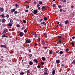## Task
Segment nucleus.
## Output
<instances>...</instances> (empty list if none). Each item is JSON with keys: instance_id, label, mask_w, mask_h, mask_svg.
Instances as JSON below:
<instances>
[{"instance_id": "nucleus-1", "label": "nucleus", "mask_w": 75, "mask_h": 75, "mask_svg": "<svg viewBox=\"0 0 75 75\" xmlns=\"http://www.w3.org/2000/svg\"><path fill=\"white\" fill-rule=\"evenodd\" d=\"M19 35L20 37H23L24 35V33L23 32H21L19 33Z\"/></svg>"}, {"instance_id": "nucleus-2", "label": "nucleus", "mask_w": 75, "mask_h": 75, "mask_svg": "<svg viewBox=\"0 0 75 75\" xmlns=\"http://www.w3.org/2000/svg\"><path fill=\"white\" fill-rule=\"evenodd\" d=\"M1 47L2 48H6V46L5 45H1Z\"/></svg>"}, {"instance_id": "nucleus-3", "label": "nucleus", "mask_w": 75, "mask_h": 75, "mask_svg": "<svg viewBox=\"0 0 75 75\" xmlns=\"http://www.w3.org/2000/svg\"><path fill=\"white\" fill-rule=\"evenodd\" d=\"M31 42V40H26L25 42L26 44H28V43H30Z\"/></svg>"}, {"instance_id": "nucleus-4", "label": "nucleus", "mask_w": 75, "mask_h": 75, "mask_svg": "<svg viewBox=\"0 0 75 75\" xmlns=\"http://www.w3.org/2000/svg\"><path fill=\"white\" fill-rule=\"evenodd\" d=\"M37 12H38V11H37V10H34L33 11V13L34 14H36L37 13Z\"/></svg>"}, {"instance_id": "nucleus-5", "label": "nucleus", "mask_w": 75, "mask_h": 75, "mask_svg": "<svg viewBox=\"0 0 75 75\" xmlns=\"http://www.w3.org/2000/svg\"><path fill=\"white\" fill-rule=\"evenodd\" d=\"M2 37H6V38H8V36L7 35H5L4 34V35H3L2 36Z\"/></svg>"}, {"instance_id": "nucleus-6", "label": "nucleus", "mask_w": 75, "mask_h": 75, "mask_svg": "<svg viewBox=\"0 0 75 75\" xmlns=\"http://www.w3.org/2000/svg\"><path fill=\"white\" fill-rule=\"evenodd\" d=\"M41 8L42 9V11H43V10H44V9H46V7H45V6H43Z\"/></svg>"}, {"instance_id": "nucleus-7", "label": "nucleus", "mask_w": 75, "mask_h": 75, "mask_svg": "<svg viewBox=\"0 0 75 75\" xmlns=\"http://www.w3.org/2000/svg\"><path fill=\"white\" fill-rule=\"evenodd\" d=\"M41 24H43L44 25H45L46 24L45 22H42L41 23Z\"/></svg>"}, {"instance_id": "nucleus-8", "label": "nucleus", "mask_w": 75, "mask_h": 75, "mask_svg": "<svg viewBox=\"0 0 75 75\" xmlns=\"http://www.w3.org/2000/svg\"><path fill=\"white\" fill-rule=\"evenodd\" d=\"M64 23H65V24H68V23H69V21H68V20H66L64 21Z\"/></svg>"}, {"instance_id": "nucleus-9", "label": "nucleus", "mask_w": 75, "mask_h": 75, "mask_svg": "<svg viewBox=\"0 0 75 75\" xmlns=\"http://www.w3.org/2000/svg\"><path fill=\"white\" fill-rule=\"evenodd\" d=\"M55 70L54 69H53L52 71V75H54L55 74Z\"/></svg>"}, {"instance_id": "nucleus-10", "label": "nucleus", "mask_w": 75, "mask_h": 75, "mask_svg": "<svg viewBox=\"0 0 75 75\" xmlns=\"http://www.w3.org/2000/svg\"><path fill=\"white\" fill-rule=\"evenodd\" d=\"M15 11H16V9H11V13H13Z\"/></svg>"}, {"instance_id": "nucleus-11", "label": "nucleus", "mask_w": 75, "mask_h": 75, "mask_svg": "<svg viewBox=\"0 0 75 75\" xmlns=\"http://www.w3.org/2000/svg\"><path fill=\"white\" fill-rule=\"evenodd\" d=\"M44 75H48V72H47V70H45V73H44Z\"/></svg>"}, {"instance_id": "nucleus-12", "label": "nucleus", "mask_w": 75, "mask_h": 75, "mask_svg": "<svg viewBox=\"0 0 75 75\" xmlns=\"http://www.w3.org/2000/svg\"><path fill=\"white\" fill-rule=\"evenodd\" d=\"M56 62L57 63V64H59L60 63V61L59 60H57L56 61Z\"/></svg>"}, {"instance_id": "nucleus-13", "label": "nucleus", "mask_w": 75, "mask_h": 75, "mask_svg": "<svg viewBox=\"0 0 75 75\" xmlns=\"http://www.w3.org/2000/svg\"><path fill=\"white\" fill-rule=\"evenodd\" d=\"M7 29L6 28L4 29V33H7Z\"/></svg>"}, {"instance_id": "nucleus-14", "label": "nucleus", "mask_w": 75, "mask_h": 75, "mask_svg": "<svg viewBox=\"0 0 75 75\" xmlns=\"http://www.w3.org/2000/svg\"><path fill=\"white\" fill-rule=\"evenodd\" d=\"M33 61L34 62H36V63H38V60H37V59H34Z\"/></svg>"}, {"instance_id": "nucleus-15", "label": "nucleus", "mask_w": 75, "mask_h": 75, "mask_svg": "<svg viewBox=\"0 0 75 75\" xmlns=\"http://www.w3.org/2000/svg\"><path fill=\"white\" fill-rule=\"evenodd\" d=\"M43 19L45 21H46V20H47V18L45 17H44Z\"/></svg>"}, {"instance_id": "nucleus-16", "label": "nucleus", "mask_w": 75, "mask_h": 75, "mask_svg": "<svg viewBox=\"0 0 75 75\" xmlns=\"http://www.w3.org/2000/svg\"><path fill=\"white\" fill-rule=\"evenodd\" d=\"M0 10L1 12H3L4 11V9L3 8H0Z\"/></svg>"}, {"instance_id": "nucleus-17", "label": "nucleus", "mask_w": 75, "mask_h": 75, "mask_svg": "<svg viewBox=\"0 0 75 75\" xmlns=\"http://www.w3.org/2000/svg\"><path fill=\"white\" fill-rule=\"evenodd\" d=\"M2 22H6V19L4 18H3L2 19Z\"/></svg>"}, {"instance_id": "nucleus-18", "label": "nucleus", "mask_w": 75, "mask_h": 75, "mask_svg": "<svg viewBox=\"0 0 75 75\" xmlns=\"http://www.w3.org/2000/svg\"><path fill=\"white\" fill-rule=\"evenodd\" d=\"M21 75H23L24 74V72L23 71H21L20 73Z\"/></svg>"}, {"instance_id": "nucleus-19", "label": "nucleus", "mask_w": 75, "mask_h": 75, "mask_svg": "<svg viewBox=\"0 0 75 75\" xmlns=\"http://www.w3.org/2000/svg\"><path fill=\"white\" fill-rule=\"evenodd\" d=\"M29 64H30V65H31L33 64V63L32 62L30 61L29 62Z\"/></svg>"}, {"instance_id": "nucleus-20", "label": "nucleus", "mask_w": 75, "mask_h": 75, "mask_svg": "<svg viewBox=\"0 0 75 75\" xmlns=\"http://www.w3.org/2000/svg\"><path fill=\"white\" fill-rule=\"evenodd\" d=\"M42 59L43 61H45V58H44V57H42Z\"/></svg>"}, {"instance_id": "nucleus-21", "label": "nucleus", "mask_w": 75, "mask_h": 75, "mask_svg": "<svg viewBox=\"0 0 75 75\" xmlns=\"http://www.w3.org/2000/svg\"><path fill=\"white\" fill-rule=\"evenodd\" d=\"M27 73V74H28L30 73V70H28L27 71H26Z\"/></svg>"}, {"instance_id": "nucleus-22", "label": "nucleus", "mask_w": 75, "mask_h": 75, "mask_svg": "<svg viewBox=\"0 0 75 75\" xmlns=\"http://www.w3.org/2000/svg\"><path fill=\"white\" fill-rule=\"evenodd\" d=\"M71 44L72 45V46H74V43H73L72 42H71Z\"/></svg>"}, {"instance_id": "nucleus-23", "label": "nucleus", "mask_w": 75, "mask_h": 75, "mask_svg": "<svg viewBox=\"0 0 75 75\" xmlns=\"http://www.w3.org/2000/svg\"><path fill=\"white\" fill-rule=\"evenodd\" d=\"M39 4H42V2L39 1Z\"/></svg>"}, {"instance_id": "nucleus-24", "label": "nucleus", "mask_w": 75, "mask_h": 75, "mask_svg": "<svg viewBox=\"0 0 75 75\" xmlns=\"http://www.w3.org/2000/svg\"><path fill=\"white\" fill-rule=\"evenodd\" d=\"M10 22L11 24H13V20L11 19Z\"/></svg>"}, {"instance_id": "nucleus-25", "label": "nucleus", "mask_w": 75, "mask_h": 75, "mask_svg": "<svg viewBox=\"0 0 75 75\" xmlns=\"http://www.w3.org/2000/svg\"><path fill=\"white\" fill-rule=\"evenodd\" d=\"M59 53L60 55H61V54H63V52L62 51H60Z\"/></svg>"}, {"instance_id": "nucleus-26", "label": "nucleus", "mask_w": 75, "mask_h": 75, "mask_svg": "<svg viewBox=\"0 0 75 75\" xmlns=\"http://www.w3.org/2000/svg\"><path fill=\"white\" fill-rule=\"evenodd\" d=\"M58 8H61V7H62V6H61V5H59L58 6Z\"/></svg>"}, {"instance_id": "nucleus-27", "label": "nucleus", "mask_w": 75, "mask_h": 75, "mask_svg": "<svg viewBox=\"0 0 75 75\" xmlns=\"http://www.w3.org/2000/svg\"><path fill=\"white\" fill-rule=\"evenodd\" d=\"M69 48H67L66 50V51L68 52V51H69Z\"/></svg>"}, {"instance_id": "nucleus-28", "label": "nucleus", "mask_w": 75, "mask_h": 75, "mask_svg": "<svg viewBox=\"0 0 75 75\" xmlns=\"http://www.w3.org/2000/svg\"><path fill=\"white\" fill-rule=\"evenodd\" d=\"M8 25L9 26V27H11V26H12V24H11V23H9L8 24Z\"/></svg>"}, {"instance_id": "nucleus-29", "label": "nucleus", "mask_w": 75, "mask_h": 75, "mask_svg": "<svg viewBox=\"0 0 75 75\" xmlns=\"http://www.w3.org/2000/svg\"><path fill=\"white\" fill-rule=\"evenodd\" d=\"M28 51H29V52H31V49H30V48L28 49Z\"/></svg>"}, {"instance_id": "nucleus-30", "label": "nucleus", "mask_w": 75, "mask_h": 75, "mask_svg": "<svg viewBox=\"0 0 75 75\" xmlns=\"http://www.w3.org/2000/svg\"><path fill=\"white\" fill-rule=\"evenodd\" d=\"M1 16L2 17H3V18H4V14L1 15V16Z\"/></svg>"}, {"instance_id": "nucleus-31", "label": "nucleus", "mask_w": 75, "mask_h": 75, "mask_svg": "<svg viewBox=\"0 0 75 75\" xmlns=\"http://www.w3.org/2000/svg\"><path fill=\"white\" fill-rule=\"evenodd\" d=\"M41 42L42 43V44H45V43L44 42V41H42Z\"/></svg>"}, {"instance_id": "nucleus-32", "label": "nucleus", "mask_w": 75, "mask_h": 75, "mask_svg": "<svg viewBox=\"0 0 75 75\" xmlns=\"http://www.w3.org/2000/svg\"><path fill=\"white\" fill-rule=\"evenodd\" d=\"M6 17L7 18H8V17H9V15H8V14H7L6 15Z\"/></svg>"}, {"instance_id": "nucleus-33", "label": "nucleus", "mask_w": 75, "mask_h": 75, "mask_svg": "<svg viewBox=\"0 0 75 75\" xmlns=\"http://www.w3.org/2000/svg\"><path fill=\"white\" fill-rule=\"evenodd\" d=\"M24 29H25V27H23L21 28V30H23Z\"/></svg>"}, {"instance_id": "nucleus-34", "label": "nucleus", "mask_w": 75, "mask_h": 75, "mask_svg": "<svg viewBox=\"0 0 75 75\" xmlns=\"http://www.w3.org/2000/svg\"><path fill=\"white\" fill-rule=\"evenodd\" d=\"M14 14H17L18 13V12L17 11H15L14 12Z\"/></svg>"}, {"instance_id": "nucleus-35", "label": "nucleus", "mask_w": 75, "mask_h": 75, "mask_svg": "<svg viewBox=\"0 0 75 75\" xmlns=\"http://www.w3.org/2000/svg\"><path fill=\"white\" fill-rule=\"evenodd\" d=\"M29 57H32L33 55L31 54H29Z\"/></svg>"}, {"instance_id": "nucleus-36", "label": "nucleus", "mask_w": 75, "mask_h": 75, "mask_svg": "<svg viewBox=\"0 0 75 75\" xmlns=\"http://www.w3.org/2000/svg\"><path fill=\"white\" fill-rule=\"evenodd\" d=\"M23 23H26V21L25 20H23Z\"/></svg>"}, {"instance_id": "nucleus-37", "label": "nucleus", "mask_w": 75, "mask_h": 75, "mask_svg": "<svg viewBox=\"0 0 75 75\" xmlns=\"http://www.w3.org/2000/svg\"><path fill=\"white\" fill-rule=\"evenodd\" d=\"M20 25L19 24H17V27H20Z\"/></svg>"}, {"instance_id": "nucleus-38", "label": "nucleus", "mask_w": 75, "mask_h": 75, "mask_svg": "<svg viewBox=\"0 0 75 75\" xmlns=\"http://www.w3.org/2000/svg\"><path fill=\"white\" fill-rule=\"evenodd\" d=\"M52 51H50L49 52V53L50 54H52Z\"/></svg>"}, {"instance_id": "nucleus-39", "label": "nucleus", "mask_w": 75, "mask_h": 75, "mask_svg": "<svg viewBox=\"0 0 75 75\" xmlns=\"http://www.w3.org/2000/svg\"><path fill=\"white\" fill-rule=\"evenodd\" d=\"M37 67L38 68H41V66H40L38 65Z\"/></svg>"}, {"instance_id": "nucleus-40", "label": "nucleus", "mask_w": 75, "mask_h": 75, "mask_svg": "<svg viewBox=\"0 0 75 75\" xmlns=\"http://www.w3.org/2000/svg\"><path fill=\"white\" fill-rule=\"evenodd\" d=\"M24 33H27V30H26V29H25L24 30Z\"/></svg>"}, {"instance_id": "nucleus-41", "label": "nucleus", "mask_w": 75, "mask_h": 75, "mask_svg": "<svg viewBox=\"0 0 75 75\" xmlns=\"http://www.w3.org/2000/svg\"><path fill=\"white\" fill-rule=\"evenodd\" d=\"M52 6L53 7H55V4H53Z\"/></svg>"}, {"instance_id": "nucleus-42", "label": "nucleus", "mask_w": 75, "mask_h": 75, "mask_svg": "<svg viewBox=\"0 0 75 75\" xmlns=\"http://www.w3.org/2000/svg\"><path fill=\"white\" fill-rule=\"evenodd\" d=\"M40 4H38L37 6V7H40Z\"/></svg>"}, {"instance_id": "nucleus-43", "label": "nucleus", "mask_w": 75, "mask_h": 75, "mask_svg": "<svg viewBox=\"0 0 75 75\" xmlns=\"http://www.w3.org/2000/svg\"><path fill=\"white\" fill-rule=\"evenodd\" d=\"M38 41H40V40H41V39H40V38H39L38 39Z\"/></svg>"}, {"instance_id": "nucleus-44", "label": "nucleus", "mask_w": 75, "mask_h": 75, "mask_svg": "<svg viewBox=\"0 0 75 75\" xmlns=\"http://www.w3.org/2000/svg\"><path fill=\"white\" fill-rule=\"evenodd\" d=\"M28 10H26L25 11V12H26V13H28Z\"/></svg>"}, {"instance_id": "nucleus-45", "label": "nucleus", "mask_w": 75, "mask_h": 75, "mask_svg": "<svg viewBox=\"0 0 75 75\" xmlns=\"http://www.w3.org/2000/svg\"><path fill=\"white\" fill-rule=\"evenodd\" d=\"M72 63H73V64H75V60H74L73 61Z\"/></svg>"}, {"instance_id": "nucleus-46", "label": "nucleus", "mask_w": 75, "mask_h": 75, "mask_svg": "<svg viewBox=\"0 0 75 75\" xmlns=\"http://www.w3.org/2000/svg\"><path fill=\"white\" fill-rule=\"evenodd\" d=\"M62 10H63L62 9H61L60 10V12H62Z\"/></svg>"}, {"instance_id": "nucleus-47", "label": "nucleus", "mask_w": 75, "mask_h": 75, "mask_svg": "<svg viewBox=\"0 0 75 75\" xmlns=\"http://www.w3.org/2000/svg\"><path fill=\"white\" fill-rule=\"evenodd\" d=\"M42 20H43V19L41 18V19L39 21L40 22H41V21H42Z\"/></svg>"}, {"instance_id": "nucleus-48", "label": "nucleus", "mask_w": 75, "mask_h": 75, "mask_svg": "<svg viewBox=\"0 0 75 75\" xmlns=\"http://www.w3.org/2000/svg\"><path fill=\"white\" fill-rule=\"evenodd\" d=\"M26 8L27 9V8H29V6H27L26 7Z\"/></svg>"}, {"instance_id": "nucleus-49", "label": "nucleus", "mask_w": 75, "mask_h": 75, "mask_svg": "<svg viewBox=\"0 0 75 75\" xmlns=\"http://www.w3.org/2000/svg\"><path fill=\"white\" fill-rule=\"evenodd\" d=\"M35 37H36V38H37V34H35Z\"/></svg>"}, {"instance_id": "nucleus-50", "label": "nucleus", "mask_w": 75, "mask_h": 75, "mask_svg": "<svg viewBox=\"0 0 75 75\" xmlns=\"http://www.w3.org/2000/svg\"><path fill=\"white\" fill-rule=\"evenodd\" d=\"M59 25L61 27H62V25H61V23L59 24Z\"/></svg>"}, {"instance_id": "nucleus-51", "label": "nucleus", "mask_w": 75, "mask_h": 75, "mask_svg": "<svg viewBox=\"0 0 75 75\" xmlns=\"http://www.w3.org/2000/svg\"><path fill=\"white\" fill-rule=\"evenodd\" d=\"M34 4H37V2H36V1H34Z\"/></svg>"}, {"instance_id": "nucleus-52", "label": "nucleus", "mask_w": 75, "mask_h": 75, "mask_svg": "<svg viewBox=\"0 0 75 75\" xmlns=\"http://www.w3.org/2000/svg\"><path fill=\"white\" fill-rule=\"evenodd\" d=\"M41 64H42V65H44V62H41Z\"/></svg>"}, {"instance_id": "nucleus-53", "label": "nucleus", "mask_w": 75, "mask_h": 75, "mask_svg": "<svg viewBox=\"0 0 75 75\" xmlns=\"http://www.w3.org/2000/svg\"><path fill=\"white\" fill-rule=\"evenodd\" d=\"M56 53H57V54H58V53L59 52V51H56Z\"/></svg>"}, {"instance_id": "nucleus-54", "label": "nucleus", "mask_w": 75, "mask_h": 75, "mask_svg": "<svg viewBox=\"0 0 75 75\" xmlns=\"http://www.w3.org/2000/svg\"><path fill=\"white\" fill-rule=\"evenodd\" d=\"M47 47H44V49L45 50H46V49H47Z\"/></svg>"}, {"instance_id": "nucleus-55", "label": "nucleus", "mask_w": 75, "mask_h": 75, "mask_svg": "<svg viewBox=\"0 0 75 75\" xmlns=\"http://www.w3.org/2000/svg\"><path fill=\"white\" fill-rule=\"evenodd\" d=\"M72 39H75V36H73L72 37Z\"/></svg>"}, {"instance_id": "nucleus-56", "label": "nucleus", "mask_w": 75, "mask_h": 75, "mask_svg": "<svg viewBox=\"0 0 75 75\" xmlns=\"http://www.w3.org/2000/svg\"><path fill=\"white\" fill-rule=\"evenodd\" d=\"M16 6V7H18V5H17V4H16L15 5Z\"/></svg>"}, {"instance_id": "nucleus-57", "label": "nucleus", "mask_w": 75, "mask_h": 75, "mask_svg": "<svg viewBox=\"0 0 75 75\" xmlns=\"http://www.w3.org/2000/svg\"><path fill=\"white\" fill-rule=\"evenodd\" d=\"M64 64H62L61 65L62 67H64Z\"/></svg>"}, {"instance_id": "nucleus-58", "label": "nucleus", "mask_w": 75, "mask_h": 75, "mask_svg": "<svg viewBox=\"0 0 75 75\" xmlns=\"http://www.w3.org/2000/svg\"><path fill=\"white\" fill-rule=\"evenodd\" d=\"M65 2V3H67V1H66V0H64V2Z\"/></svg>"}, {"instance_id": "nucleus-59", "label": "nucleus", "mask_w": 75, "mask_h": 75, "mask_svg": "<svg viewBox=\"0 0 75 75\" xmlns=\"http://www.w3.org/2000/svg\"><path fill=\"white\" fill-rule=\"evenodd\" d=\"M57 24H59V22H58Z\"/></svg>"}, {"instance_id": "nucleus-60", "label": "nucleus", "mask_w": 75, "mask_h": 75, "mask_svg": "<svg viewBox=\"0 0 75 75\" xmlns=\"http://www.w3.org/2000/svg\"><path fill=\"white\" fill-rule=\"evenodd\" d=\"M44 35H46V34H47V33H43Z\"/></svg>"}, {"instance_id": "nucleus-61", "label": "nucleus", "mask_w": 75, "mask_h": 75, "mask_svg": "<svg viewBox=\"0 0 75 75\" xmlns=\"http://www.w3.org/2000/svg\"><path fill=\"white\" fill-rule=\"evenodd\" d=\"M73 7H74V6H71V8H73Z\"/></svg>"}, {"instance_id": "nucleus-62", "label": "nucleus", "mask_w": 75, "mask_h": 75, "mask_svg": "<svg viewBox=\"0 0 75 75\" xmlns=\"http://www.w3.org/2000/svg\"><path fill=\"white\" fill-rule=\"evenodd\" d=\"M58 38H61V36H59Z\"/></svg>"}, {"instance_id": "nucleus-63", "label": "nucleus", "mask_w": 75, "mask_h": 75, "mask_svg": "<svg viewBox=\"0 0 75 75\" xmlns=\"http://www.w3.org/2000/svg\"><path fill=\"white\" fill-rule=\"evenodd\" d=\"M37 45V43H35V46H36Z\"/></svg>"}, {"instance_id": "nucleus-64", "label": "nucleus", "mask_w": 75, "mask_h": 75, "mask_svg": "<svg viewBox=\"0 0 75 75\" xmlns=\"http://www.w3.org/2000/svg\"><path fill=\"white\" fill-rule=\"evenodd\" d=\"M63 12H64V13H65V11L64 10H63Z\"/></svg>"}]
</instances>
